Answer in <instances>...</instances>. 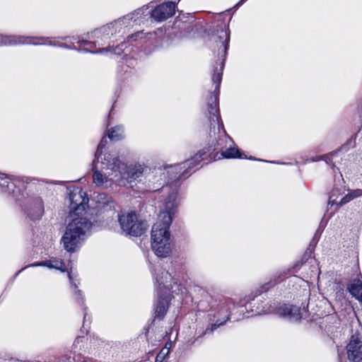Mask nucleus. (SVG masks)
Here are the masks:
<instances>
[{
    "instance_id": "1",
    "label": "nucleus",
    "mask_w": 362,
    "mask_h": 362,
    "mask_svg": "<svg viewBox=\"0 0 362 362\" xmlns=\"http://www.w3.org/2000/svg\"><path fill=\"white\" fill-rule=\"evenodd\" d=\"M176 203L174 197L170 196L160 210L157 222L151 230V247L160 257H168L172 250L168 228L175 214Z\"/></svg>"
},
{
    "instance_id": "4",
    "label": "nucleus",
    "mask_w": 362,
    "mask_h": 362,
    "mask_svg": "<svg viewBox=\"0 0 362 362\" xmlns=\"http://www.w3.org/2000/svg\"><path fill=\"white\" fill-rule=\"evenodd\" d=\"M119 225L123 231L133 236H140L147 230V222L141 220L134 212L119 216Z\"/></svg>"
},
{
    "instance_id": "27",
    "label": "nucleus",
    "mask_w": 362,
    "mask_h": 362,
    "mask_svg": "<svg viewBox=\"0 0 362 362\" xmlns=\"http://www.w3.org/2000/svg\"><path fill=\"white\" fill-rule=\"evenodd\" d=\"M221 156H222V158H226V153L223 151L221 153Z\"/></svg>"
},
{
    "instance_id": "24",
    "label": "nucleus",
    "mask_w": 362,
    "mask_h": 362,
    "mask_svg": "<svg viewBox=\"0 0 362 362\" xmlns=\"http://www.w3.org/2000/svg\"><path fill=\"white\" fill-rule=\"evenodd\" d=\"M103 141H102L100 142V144H99L98 148V151H97V152H96V154H98V153L99 150H100V148H103Z\"/></svg>"
},
{
    "instance_id": "25",
    "label": "nucleus",
    "mask_w": 362,
    "mask_h": 362,
    "mask_svg": "<svg viewBox=\"0 0 362 362\" xmlns=\"http://www.w3.org/2000/svg\"><path fill=\"white\" fill-rule=\"evenodd\" d=\"M218 326L214 324V325H212L211 327V332H213L215 329H216Z\"/></svg>"
},
{
    "instance_id": "31",
    "label": "nucleus",
    "mask_w": 362,
    "mask_h": 362,
    "mask_svg": "<svg viewBox=\"0 0 362 362\" xmlns=\"http://www.w3.org/2000/svg\"><path fill=\"white\" fill-rule=\"evenodd\" d=\"M359 112L362 113V105L359 107Z\"/></svg>"
},
{
    "instance_id": "18",
    "label": "nucleus",
    "mask_w": 362,
    "mask_h": 362,
    "mask_svg": "<svg viewBox=\"0 0 362 362\" xmlns=\"http://www.w3.org/2000/svg\"><path fill=\"white\" fill-rule=\"evenodd\" d=\"M169 351L165 349H163L160 353L157 355L156 361V362H162L165 358V356L168 354Z\"/></svg>"
},
{
    "instance_id": "7",
    "label": "nucleus",
    "mask_w": 362,
    "mask_h": 362,
    "mask_svg": "<svg viewBox=\"0 0 362 362\" xmlns=\"http://www.w3.org/2000/svg\"><path fill=\"white\" fill-rule=\"evenodd\" d=\"M346 348L347 358L350 362L362 361V336L361 334H353Z\"/></svg>"
},
{
    "instance_id": "30",
    "label": "nucleus",
    "mask_w": 362,
    "mask_h": 362,
    "mask_svg": "<svg viewBox=\"0 0 362 362\" xmlns=\"http://www.w3.org/2000/svg\"><path fill=\"white\" fill-rule=\"evenodd\" d=\"M346 145H347V144H346V145L342 146H341V148H342V149H345V148H346Z\"/></svg>"
},
{
    "instance_id": "8",
    "label": "nucleus",
    "mask_w": 362,
    "mask_h": 362,
    "mask_svg": "<svg viewBox=\"0 0 362 362\" xmlns=\"http://www.w3.org/2000/svg\"><path fill=\"white\" fill-rule=\"evenodd\" d=\"M276 314L291 322H298L302 318L300 308L287 304H279L274 308Z\"/></svg>"
},
{
    "instance_id": "15",
    "label": "nucleus",
    "mask_w": 362,
    "mask_h": 362,
    "mask_svg": "<svg viewBox=\"0 0 362 362\" xmlns=\"http://www.w3.org/2000/svg\"><path fill=\"white\" fill-rule=\"evenodd\" d=\"M223 69H224V61H222L220 64L219 69L218 70L216 69L215 73L213 76V81L215 83H217L218 84H219L221 82Z\"/></svg>"
},
{
    "instance_id": "22",
    "label": "nucleus",
    "mask_w": 362,
    "mask_h": 362,
    "mask_svg": "<svg viewBox=\"0 0 362 362\" xmlns=\"http://www.w3.org/2000/svg\"><path fill=\"white\" fill-rule=\"evenodd\" d=\"M15 42H25V40L23 37H14Z\"/></svg>"
},
{
    "instance_id": "17",
    "label": "nucleus",
    "mask_w": 362,
    "mask_h": 362,
    "mask_svg": "<svg viewBox=\"0 0 362 362\" xmlns=\"http://www.w3.org/2000/svg\"><path fill=\"white\" fill-rule=\"evenodd\" d=\"M93 178L94 182L98 185H102L104 182V177L103 175L96 170H94L93 171Z\"/></svg>"
},
{
    "instance_id": "34",
    "label": "nucleus",
    "mask_w": 362,
    "mask_h": 362,
    "mask_svg": "<svg viewBox=\"0 0 362 362\" xmlns=\"http://www.w3.org/2000/svg\"><path fill=\"white\" fill-rule=\"evenodd\" d=\"M227 40L228 42L229 41V34L228 33V38H227Z\"/></svg>"
},
{
    "instance_id": "29",
    "label": "nucleus",
    "mask_w": 362,
    "mask_h": 362,
    "mask_svg": "<svg viewBox=\"0 0 362 362\" xmlns=\"http://www.w3.org/2000/svg\"><path fill=\"white\" fill-rule=\"evenodd\" d=\"M227 138L228 140H230L232 143H233V141L232 139V138H230L228 135L227 136Z\"/></svg>"
},
{
    "instance_id": "2",
    "label": "nucleus",
    "mask_w": 362,
    "mask_h": 362,
    "mask_svg": "<svg viewBox=\"0 0 362 362\" xmlns=\"http://www.w3.org/2000/svg\"><path fill=\"white\" fill-rule=\"evenodd\" d=\"M277 280L274 279V281L271 280L267 283L263 284L261 287V291H258V293L256 295H259L261 293L266 292L271 287L274 286L276 284H277ZM255 296H252V298L249 296L248 297H245L244 298H240L237 296L234 298H228V321L236 322L244 317L245 312H248L250 310L251 312H255L256 313H259L260 311L257 310H254L252 308V301H255Z\"/></svg>"
},
{
    "instance_id": "16",
    "label": "nucleus",
    "mask_w": 362,
    "mask_h": 362,
    "mask_svg": "<svg viewBox=\"0 0 362 362\" xmlns=\"http://www.w3.org/2000/svg\"><path fill=\"white\" fill-rule=\"evenodd\" d=\"M336 153L334 152L332 153H330V154H327V155H325V156H317L316 158H312L310 159V161L311 162H315V161H318V160H325L327 164H329L330 163H332V156L333 155H334Z\"/></svg>"
},
{
    "instance_id": "33",
    "label": "nucleus",
    "mask_w": 362,
    "mask_h": 362,
    "mask_svg": "<svg viewBox=\"0 0 362 362\" xmlns=\"http://www.w3.org/2000/svg\"><path fill=\"white\" fill-rule=\"evenodd\" d=\"M0 178L2 179L3 178V175L0 173Z\"/></svg>"
},
{
    "instance_id": "9",
    "label": "nucleus",
    "mask_w": 362,
    "mask_h": 362,
    "mask_svg": "<svg viewBox=\"0 0 362 362\" xmlns=\"http://www.w3.org/2000/svg\"><path fill=\"white\" fill-rule=\"evenodd\" d=\"M175 13V4L169 1L156 7L151 11V17L157 21H163L173 16Z\"/></svg>"
},
{
    "instance_id": "5",
    "label": "nucleus",
    "mask_w": 362,
    "mask_h": 362,
    "mask_svg": "<svg viewBox=\"0 0 362 362\" xmlns=\"http://www.w3.org/2000/svg\"><path fill=\"white\" fill-rule=\"evenodd\" d=\"M104 160L107 162L105 164V168H110L114 171H119L122 177L126 179L136 180L140 177L144 173V168L141 165L129 167L126 171L122 172V170H126V166L124 163H122L118 158L113 157L110 154L104 158Z\"/></svg>"
},
{
    "instance_id": "11",
    "label": "nucleus",
    "mask_w": 362,
    "mask_h": 362,
    "mask_svg": "<svg viewBox=\"0 0 362 362\" xmlns=\"http://www.w3.org/2000/svg\"><path fill=\"white\" fill-rule=\"evenodd\" d=\"M346 288L353 297L362 303V276L361 274L348 284Z\"/></svg>"
},
{
    "instance_id": "21",
    "label": "nucleus",
    "mask_w": 362,
    "mask_h": 362,
    "mask_svg": "<svg viewBox=\"0 0 362 362\" xmlns=\"http://www.w3.org/2000/svg\"><path fill=\"white\" fill-rule=\"evenodd\" d=\"M50 267H54L61 270H64V264L62 262H57L55 265H50Z\"/></svg>"
},
{
    "instance_id": "12",
    "label": "nucleus",
    "mask_w": 362,
    "mask_h": 362,
    "mask_svg": "<svg viewBox=\"0 0 362 362\" xmlns=\"http://www.w3.org/2000/svg\"><path fill=\"white\" fill-rule=\"evenodd\" d=\"M228 158H248L255 160L253 157L247 158L244 153L240 152L238 147H228Z\"/></svg>"
},
{
    "instance_id": "3",
    "label": "nucleus",
    "mask_w": 362,
    "mask_h": 362,
    "mask_svg": "<svg viewBox=\"0 0 362 362\" xmlns=\"http://www.w3.org/2000/svg\"><path fill=\"white\" fill-rule=\"evenodd\" d=\"M91 223L86 218L77 217L66 226L62 238V243L67 252H73L84 239L86 232L90 228Z\"/></svg>"
},
{
    "instance_id": "13",
    "label": "nucleus",
    "mask_w": 362,
    "mask_h": 362,
    "mask_svg": "<svg viewBox=\"0 0 362 362\" xmlns=\"http://www.w3.org/2000/svg\"><path fill=\"white\" fill-rule=\"evenodd\" d=\"M167 310V302L165 300H160L156 308V317L162 319Z\"/></svg>"
},
{
    "instance_id": "20",
    "label": "nucleus",
    "mask_w": 362,
    "mask_h": 362,
    "mask_svg": "<svg viewBox=\"0 0 362 362\" xmlns=\"http://www.w3.org/2000/svg\"><path fill=\"white\" fill-rule=\"evenodd\" d=\"M221 33H223V35H219L218 38L224 47V52H226V40H222L224 37H226V33H224L223 30H221Z\"/></svg>"
},
{
    "instance_id": "10",
    "label": "nucleus",
    "mask_w": 362,
    "mask_h": 362,
    "mask_svg": "<svg viewBox=\"0 0 362 362\" xmlns=\"http://www.w3.org/2000/svg\"><path fill=\"white\" fill-rule=\"evenodd\" d=\"M71 208L74 212L79 213L80 211H84L88 204V199L86 197V192L81 189H74L69 194Z\"/></svg>"
},
{
    "instance_id": "26",
    "label": "nucleus",
    "mask_w": 362,
    "mask_h": 362,
    "mask_svg": "<svg viewBox=\"0 0 362 362\" xmlns=\"http://www.w3.org/2000/svg\"><path fill=\"white\" fill-rule=\"evenodd\" d=\"M245 0H240L235 6V7L237 8L240 5H241Z\"/></svg>"
},
{
    "instance_id": "32",
    "label": "nucleus",
    "mask_w": 362,
    "mask_h": 362,
    "mask_svg": "<svg viewBox=\"0 0 362 362\" xmlns=\"http://www.w3.org/2000/svg\"><path fill=\"white\" fill-rule=\"evenodd\" d=\"M167 281H165V282L164 281H161L160 284H165Z\"/></svg>"
},
{
    "instance_id": "35",
    "label": "nucleus",
    "mask_w": 362,
    "mask_h": 362,
    "mask_svg": "<svg viewBox=\"0 0 362 362\" xmlns=\"http://www.w3.org/2000/svg\"><path fill=\"white\" fill-rule=\"evenodd\" d=\"M39 265H45L44 263H40Z\"/></svg>"
},
{
    "instance_id": "14",
    "label": "nucleus",
    "mask_w": 362,
    "mask_h": 362,
    "mask_svg": "<svg viewBox=\"0 0 362 362\" xmlns=\"http://www.w3.org/2000/svg\"><path fill=\"white\" fill-rule=\"evenodd\" d=\"M122 129L120 127H113L108 130L107 136L111 140H119L122 139Z\"/></svg>"
},
{
    "instance_id": "28",
    "label": "nucleus",
    "mask_w": 362,
    "mask_h": 362,
    "mask_svg": "<svg viewBox=\"0 0 362 362\" xmlns=\"http://www.w3.org/2000/svg\"><path fill=\"white\" fill-rule=\"evenodd\" d=\"M168 277H170V274L166 272H165V279H168Z\"/></svg>"
},
{
    "instance_id": "6",
    "label": "nucleus",
    "mask_w": 362,
    "mask_h": 362,
    "mask_svg": "<svg viewBox=\"0 0 362 362\" xmlns=\"http://www.w3.org/2000/svg\"><path fill=\"white\" fill-rule=\"evenodd\" d=\"M341 191V190L340 189L334 187L330 192L328 201V207H329V209H332V208L334 206V209L332 211V214L335 212L340 206L349 203L355 198L362 196V189H357L351 191L346 195L343 197L339 201H338L337 199L339 196L342 194L343 193Z\"/></svg>"
},
{
    "instance_id": "19",
    "label": "nucleus",
    "mask_w": 362,
    "mask_h": 362,
    "mask_svg": "<svg viewBox=\"0 0 362 362\" xmlns=\"http://www.w3.org/2000/svg\"><path fill=\"white\" fill-rule=\"evenodd\" d=\"M211 104H210V108H211V110H210V112L211 113H213L214 115L217 112V105H216V98L214 97V98H211Z\"/></svg>"
},
{
    "instance_id": "23",
    "label": "nucleus",
    "mask_w": 362,
    "mask_h": 362,
    "mask_svg": "<svg viewBox=\"0 0 362 362\" xmlns=\"http://www.w3.org/2000/svg\"><path fill=\"white\" fill-rule=\"evenodd\" d=\"M303 264L302 262H297L294 265H293V269L295 271H296V269H299L300 267H301V265Z\"/></svg>"
}]
</instances>
